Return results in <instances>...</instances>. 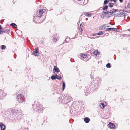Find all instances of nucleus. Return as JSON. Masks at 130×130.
Here are the masks:
<instances>
[{"instance_id": "nucleus-47", "label": "nucleus", "mask_w": 130, "mask_h": 130, "mask_svg": "<svg viewBox=\"0 0 130 130\" xmlns=\"http://www.w3.org/2000/svg\"><path fill=\"white\" fill-rule=\"evenodd\" d=\"M126 12H127L128 13H130V12H129V11H126Z\"/></svg>"}, {"instance_id": "nucleus-36", "label": "nucleus", "mask_w": 130, "mask_h": 130, "mask_svg": "<svg viewBox=\"0 0 130 130\" xmlns=\"http://www.w3.org/2000/svg\"><path fill=\"white\" fill-rule=\"evenodd\" d=\"M102 12L103 13L105 14V15H106L107 12V10H104Z\"/></svg>"}, {"instance_id": "nucleus-33", "label": "nucleus", "mask_w": 130, "mask_h": 130, "mask_svg": "<svg viewBox=\"0 0 130 130\" xmlns=\"http://www.w3.org/2000/svg\"><path fill=\"white\" fill-rule=\"evenodd\" d=\"M109 1V0H105L104 1V4L105 5L107 4L108 1Z\"/></svg>"}, {"instance_id": "nucleus-1", "label": "nucleus", "mask_w": 130, "mask_h": 130, "mask_svg": "<svg viewBox=\"0 0 130 130\" xmlns=\"http://www.w3.org/2000/svg\"><path fill=\"white\" fill-rule=\"evenodd\" d=\"M46 11L44 9H40L39 11H37L36 15L34 17L33 20L35 23H37L39 19H41V21H43L45 18V16L43 15Z\"/></svg>"}, {"instance_id": "nucleus-39", "label": "nucleus", "mask_w": 130, "mask_h": 130, "mask_svg": "<svg viewBox=\"0 0 130 130\" xmlns=\"http://www.w3.org/2000/svg\"><path fill=\"white\" fill-rule=\"evenodd\" d=\"M129 8V4H128L125 7V9L128 8Z\"/></svg>"}, {"instance_id": "nucleus-19", "label": "nucleus", "mask_w": 130, "mask_h": 130, "mask_svg": "<svg viewBox=\"0 0 130 130\" xmlns=\"http://www.w3.org/2000/svg\"><path fill=\"white\" fill-rule=\"evenodd\" d=\"M124 11L122 10H120V12L121 13V17H122L125 15V14L124 12Z\"/></svg>"}, {"instance_id": "nucleus-25", "label": "nucleus", "mask_w": 130, "mask_h": 130, "mask_svg": "<svg viewBox=\"0 0 130 130\" xmlns=\"http://www.w3.org/2000/svg\"><path fill=\"white\" fill-rule=\"evenodd\" d=\"M65 87V84L64 82H62V90L63 91Z\"/></svg>"}, {"instance_id": "nucleus-24", "label": "nucleus", "mask_w": 130, "mask_h": 130, "mask_svg": "<svg viewBox=\"0 0 130 130\" xmlns=\"http://www.w3.org/2000/svg\"><path fill=\"white\" fill-rule=\"evenodd\" d=\"M85 16L88 17H91V14H89L88 13H85Z\"/></svg>"}, {"instance_id": "nucleus-31", "label": "nucleus", "mask_w": 130, "mask_h": 130, "mask_svg": "<svg viewBox=\"0 0 130 130\" xmlns=\"http://www.w3.org/2000/svg\"><path fill=\"white\" fill-rule=\"evenodd\" d=\"M81 57L83 58H85L86 57V55L84 54H82L81 55Z\"/></svg>"}, {"instance_id": "nucleus-22", "label": "nucleus", "mask_w": 130, "mask_h": 130, "mask_svg": "<svg viewBox=\"0 0 130 130\" xmlns=\"http://www.w3.org/2000/svg\"><path fill=\"white\" fill-rule=\"evenodd\" d=\"M105 14L103 13L102 12H101V14L100 15L101 18H102L103 19L104 17H106V15H105Z\"/></svg>"}, {"instance_id": "nucleus-32", "label": "nucleus", "mask_w": 130, "mask_h": 130, "mask_svg": "<svg viewBox=\"0 0 130 130\" xmlns=\"http://www.w3.org/2000/svg\"><path fill=\"white\" fill-rule=\"evenodd\" d=\"M106 67L107 68H110L111 67L110 64V63H108L106 65Z\"/></svg>"}, {"instance_id": "nucleus-3", "label": "nucleus", "mask_w": 130, "mask_h": 130, "mask_svg": "<svg viewBox=\"0 0 130 130\" xmlns=\"http://www.w3.org/2000/svg\"><path fill=\"white\" fill-rule=\"evenodd\" d=\"M118 10V9H113L107 11V13L106 15V18L108 19L110 17L112 16L113 13Z\"/></svg>"}, {"instance_id": "nucleus-21", "label": "nucleus", "mask_w": 130, "mask_h": 130, "mask_svg": "<svg viewBox=\"0 0 130 130\" xmlns=\"http://www.w3.org/2000/svg\"><path fill=\"white\" fill-rule=\"evenodd\" d=\"M121 13L120 12V11L119 12L115 15V16L116 17H121Z\"/></svg>"}, {"instance_id": "nucleus-9", "label": "nucleus", "mask_w": 130, "mask_h": 130, "mask_svg": "<svg viewBox=\"0 0 130 130\" xmlns=\"http://www.w3.org/2000/svg\"><path fill=\"white\" fill-rule=\"evenodd\" d=\"M53 38L52 39L53 41L56 42L59 40L58 36L57 34H55L54 35Z\"/></svg>"}, {"instance_id": "nucleus-38", "label": "nucleus", "mask_w": 130, "mask_h": 130, "mask_svg": "<svg viewBox=\"0 0 130 130\" xmlns=\"http://www.w3.org/2000/svg\"><path fill=\"white\" fill-rule=\"evenodd\" d=\"M81 24H80V32H81V33L83 31V30L82 29V28H81Z\"/></svg>"}, {"instance_id": "nucleus-12", "label": "nucleus", "mask_w": 130, "mask_h": 130, "mask_svg": "<svg viewBox=\"0 0 130 130\" xmlns=\"http://www.w3.org/2000/svg\"><path fill=\"white\" fill-rule=\"evenodd\" d=\"M108 127L111 129L114 128L115 127V124L111 122H110L108 125Z\"/></svg>"}, {"instance_id": "nucleus-41", "label": "nucleus", "mask_w": 130, "mask_h": 130, "mask_svg": "<svg viewBox=\"0 0 130 130\" xmlns=\"http://www.w3.org/2000/svg\"><path fill=\"white\" fill-rule=\"evenodd\" d=\"M111 1H113L115 3L116 2V0H110Z\"/></svg>"}, {"instance_id": "nucleus-18", "label": "nucleus", "mask_w": 130, "mask_h": 130, "mask_svg": "<svg viewBox=\"0 0 130 130\" xmlns=\"http://www.w3.org/2000/svg\"><path fill=\"white\" fill-rule=\"evenodd\" d=\"M11 112L13 113L16 114L18 113V111L16 109H12L11 110Z\"/></svg>"}, {"instance_id": "nucleus-4", "label": "nucleus", "mask_w": 130, "mask_h": 130, "mask_svg": "<svg viewBox=\"0 0 130 130\" xmlns=\"http://www.w3.org/2000/svg\"><path fill=\"white\" fill-rule=\"evenodd\" d=\"M25 98L24 95L22 94H20L17 96V100L19 103H22L23 102Z\"/></svg>"}, {"instance_id": "nucleus-43", "label": "nucleus", "mask_w": 130, "mask_h": 130, "mask_svg": "<svg viewBox=\"0 0 130 130\" xmlns=\"http://www.w3.org/2000/svg\"><path fill=\"white\" fill-rule=\"evenodd\" d=\"M123 0H119L120 3H122V2Z\"/></svg>"}, {"instance_id": "nucleus-44", "label": "nucleus", "mask_w": 130, "mask_h": 130, "mask_svg": "<svg viewBox=\"0 0 130 130\" xmlns=\"http://www.w3.org/2000/svg\"><path fill=\"white\" fill-rule=\"evenodd\" d=\"M55 76L56 77V76H58V75H57V74L56 73L55 74Z\"/></svg>"}, {"instance_id": "nucleus-7", "label": "nucleus", "mask_w": 130, "mask_h": 130, "mask_svg": "<svg viewBox=\"0 0 130 130\" xmlns=\"http://www.w3.org/2000/svg\"><path fill=\"white\" fill-rule=\"evenodd\" d=\"M38 47H37V48H35L34 49L35 51H33L32 53V54L34 55L37 56L39 55V53L38 51Z\"/></svg>"}, {"instance_id": "nucleus-35", "label": "nucleus", "mask_w": 130, "mask_h": 130, "mask_svg": "<svg viewBox=\"0 0 130 130\" xmlns=\"http://www.w3.org/2000/svg\"><path fill=\"white\" fill-rule=\"evenodd\" d=\"M61 75H60L59 76H56V78H57V79H60L61 78Z\"/></svg>"}, {"instance_id": "nucleus-37", "label": "nucleus", "mask_w": 130, "mask_h": 130, "mask_svg": "<svg viewBox=\"0 0 130 130\" xmlns=\"http://www.w3.org/2000/svg\"><path fill=\"white\" fill-rule=\"evenodd\" d=\"M2 29L1 26L0 25V34H2V31L1 29Z\"/></svg>"}, {"instance_id": "nucleus-48", "label": "nucleus", "mask_w": 130, "mask_h": 130, "mask_svg": "<svg viewBox=\"0 0 130 130\" xmlns=\"http://www.w3.org/2000/svg\"><path fill=\"white\" fill-rule=\"evenodd\" d=\"M78 1H79V2L81 0H77Z\"/></svg>"}, {"instance_id": "nucleus-13", "label": "nucleus", "mask_w": 130, "mask_h": 130, "mask_svg": "<svg viewBox=\"0 0 130 130\" xmlns=\"http://www.w3.org/2000/svg\"><path fill=\"white\" fill-rule=\"evenodd\" d=\"M6 94L3 93V91L0 89V99L3 96H5Z\"/></svg>"}, {"instance_id": "nucleus-28", "label": "nucleus", "mask_w": 130, "mask_h": 130, "mask_svg": "<svg viewBox=\"0 0 130 130\" xmlns=\"http://www.w3.org/2000/svg\"><path fill=\"white\" fill-rule=\"evenodd\" d=\"M99 52L96 51H95L94 52V55H99Z\"/></svg>"}, {"instance_id": "nucleus-29", "label": "nucleus", "mask_w": 130, "mask_h": 130, "mask_svg": "<svg viewBox=\"0 0 130 130\" xmlns=\"http://www.w3.org/2000/svg\"><path fill=\"white\" fill-rule=\"evenodd\" d=\"M51 78L52 80H54V79H56V77L55 76V75H53L52 76H51Z\"/></svg>"}, {"instance_id": "nucleus-23", "label": "nucleus", "mask_w": 130, "mask_h": 130, "mask_svg": "<svg viewBox=\"0 0 130 130\" xmlns=\"http://www.w3.org/2000/svg\"><path fill=\"white\" fill-rule=\"evenodd\" d=\"M105 25H102L99 28V29L100 30H102L105 29Z\"/></svg>"}, {"instance_id": "nucleus-11", "label": "nucleus", "mask_w": 130, "mask_h": 130, "mask_svg": "<svg viewBox=\"0 0 130 130\" xmlns=\"http://www.w3.org/2000/svg\"><path fill=\"white\" fill-rule=\"evenodd\" d=\"M53 71L54 73H55L56 72L58 73L60 72V70L56 66H54V68L53 69Z\"/></svg>"}, {"instance_id": "nucleus-14", "label": "nucleus", "mask_w": 130, "mask_h": 130, "mask_svg": "<svg viewBox=\"0 0 130 130\" xmlns=\"http://www.w3.org/2000/svg\"><path fill=\"white\" fill-rule=\"evenodd\" d=\"M0 127L2 130H4L5 129V126L3 124L1 123L0 124Z\"/></svg>"}, {"instance_id": "nucleus-8", "label": "nucleus", "mask_w": 130, "mask_h": 130, "mask_svg": "<svg viewBox=\"0 0 130 130\" xmlns=\"http://www.w3.org/2000/svg\"><path fill=\"white\" fill-rule=\"evenodd\" d=\"M88 1V0H81L78 3L81 5H85L87 3Z\"/></svg>"}, {"instance_id": "nucleus-30", "label": "nucleus", "mask_w": 130, "mask_h": 130, "mask_svg": "<svg viewBox=\"0 0 130 130\" xmlns=\"http://www.w3.org/2000/svg\"><path fill=\"white\" fill-rule=\"evenodd\" d=\"M103 32L102 31H101L99 32L98 33H97V35H103Z\"/></svg>"}, {"instance_id": "nucleus-15", "label": "nucleus", "mask_w": 130, "mask_h": 130, "mask_svg": "<svg viewBox=\"0 0 130 130\" xmlns=\"http://www.w3.org/2000/svg\"><path fill=\"white\" fill-rule=\"evenodd\" d=\"M108 8V6H106L105 7H104L103 8H102V7H101L98 10V11H99L100 10H106V9Z\"/></svg>"}, {"instance_id": "nucleus-16", "label": "nucleus", "mask_w": 130, "mask_h": 130, "mask_svg": "<svg viewBox=\"0 0 130 130\" xmlns=\"http://www.w3.org/2000/svg\"><path fill=\"white\" fill-rule=\"evenodd\" d=\"M90 119L87 117L85 118L84 119V121L86 123H89L90 121Z\"/></svg>"}, {"instance_id": "nucleus-49", "label": "nucleus", "mask_w": 130, "mask_h": 130, "mask_svg": "<svg viewBox=\"0 0 130 130\" xmlns=\"http://www.w3.org/2000/svg\"><path fill=\"white\" fill-rule=\"evenodd\" d=\"M116 59V58H115V59Z\"/></svg>"}, {"instance_id": "nucleus-17", "label": "nucleus", "mask_w": 130, "mask_h": 130, "mask_svg": "<svg viewBox=\"0 0 130 130\" xmlns=\"http://www.w3.org/2000/svg\"><path fill=\"white\" fill-rule=\"evenodd\" d=\"M2 31V33L4 32L5 33L9 34L10 32V31L9 29H7L4 31Z\"/></svg>"}, {"instance_id": "nucleus-45", "label": "nucleus", "mask_w": 130, "mask_h": 130, "mask_svg": "<svg viewBox=\"0 0 130 130\" xmlns=\"http://www.w3.org/2000/svg\"><path fill=\"white\" fill-rule=\"evenodd\" d=\"M1 31H4V30H3V29L2 28V29H1Z\"/></svg>"}, {"instance_id": "nucleus-2", "label": "nucleus", "mask_w": 130, "mask_h": 130, "mask_svg": "<svg viewBox=\"0 0 130 130\" xmlns=\"http://www.w3.org/2000/svg\"><path fill=\"white\" fill-rule=\"evenodd\" d=\"M61 100L63 101V103L66 104L69 103L71 100V97L70 96L68 95L67 94H62L61 96Z\"/></svg>"}, {"instance_id": "nucleus-42", "label": "nucleus", "mask_w": 130, "mask_h": 130, "mask_svg": "<svg viewBox=\"0 0 130 130\" xmlns=\"http://www.w3.org/2000/svg\"><path fill=\"white\" fill-rule=\"evenodd\" d=\"M97 33H96V34H93V36H96V35H97Z\"/></svg>"}, {"instance_id": "nucleus-46", "label": "nucleus", "mask_w": 130, "mask_h": 130, "mask_svg": "<svg viewBox=\"0 0 130 130\" xmlns=\"http://www.w3.org/2000/svg\"><path fill=\"white\" fill-rule=\"evenodd\" d=\"M127 30H128V31H130V28L129 29H127Z\"/></svg>"}, {"instance_id": "nucleus-27", "label": "nucleus", "mask_w": 130, "mask_h": 130, "mask_svg": "<svg viewBox=\"0 0 130 130\" xmlns=\"http://www.w3.org/2000/svg\"><path fill=\"white\" fill-rule=\"evenodd\" d=\"M100 104V107L102 108H103L105 107V105L103 103H101Z\"/></svg>"}, {"instance_id": "nucleus-40", "label": "nucleus", "mask_w": 130, "mask_h": 130, "mask_svg": "<svg viewBox=\"0 0 130 130\" xmlns=\"http://www.w3.org/2000/svg\"><path fill=\"white\" fill-rule=\"evenodd\" d=\"M90 77H91V78H92V79L93 78V75H90Z\"/></svg>"}, {"instance_id": "nucleus-20", "label": "nucleus", "mask_w": 130, "mask_h": 130, "mask_svg": "<svg viewBox=\"0 0 130 130\" xmlns=\"http://www.w3.org/2000/svg\"><path fill=\"white\" fill-rule=\"evenodd\" d=\"M11 26H12L13 27L15 28H17V25L16 24L14 23H12L10 24Z\"/></svg>"}, {"instance_id": "nucleus-26", "label": "nucleus", "mask_w": 130, "mask_h": 130, "mask_svg": "<svg viewBox=\"0 0 130 130\" xmlns=\"http://www.w3.org/2000/svg\"><path fill=\"white\" fill-rule=\"evenodd\" d=\"M114 5V3H111L109 4L108 6L109 7H112Z\"/></svg>"}, {"instance_id": "nucleus-34", "label": "nucleus", "mask_w": 130, "mask_h": 130, "mask_svg": "<svg viewBox=\"0 0 130 130\" xmlns=\"http://www.w3.org/2000/svg\"><path fill=\"white\" fill-rule=\"evenodd\" d=\"M6 47V46L4 45H2V46L1 48L2 50H4L5 49Z\"/></svg>"}, {"instance_id": "nucleus-10", "label": "nucleus", "mask_w": 130, "mask_h": 130, "mask_svg": "<svg viewBox=\"0 0 130 130\" xmlns=\"http://www.w3.org/2000/svg\"><path fill=\"white\" fill-rule=\"evenodd\" d=\"M118 29L117 28H107L105 30L106 31H118Z\"/></svg>"}, {"instance_id": "nucleus-6", "label": "nucleus", "mask_w": 130, "mask_h": 130, "mask_svg": "<svg viewBox=\"0 0 130 130\" xmlns=\"http://www.w3.org/2000/svg\"><path fill=\"white\" fill-rule=\"evenodd\" d=\"M92 86L90 85L89 87H87L86 88V89H85V95L86 96L88 95V94L91 92V89L92 88Z\"/></svg>"}, {"instance_id": "nucleus-5", "label": "nucleus", "mask_w": 130, "mask_h": 130, "mask_svg": "<svg viewBox=\"0 0 130 130\" xmlns=\"http://www.w3.org/2000/svg\"><path fill=\"white\" fill-rule=\"evenodd\" d=\"M36 110L39 113H42L44 108L41 105H40L39 103H38L36 105Z\"/></svg>"}]
</instances>
